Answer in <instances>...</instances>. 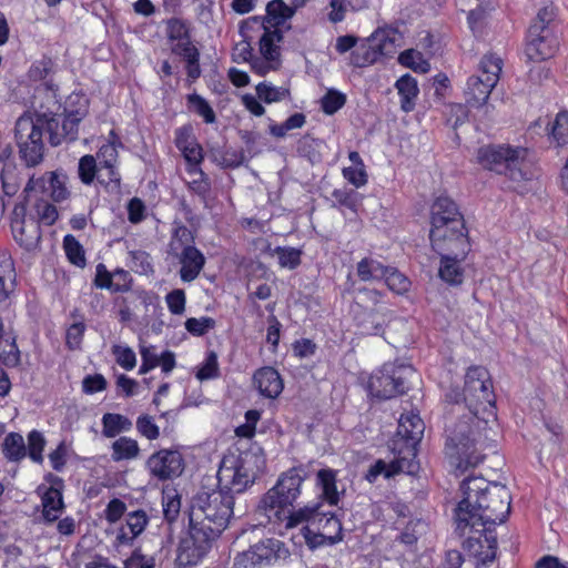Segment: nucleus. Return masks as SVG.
<instances>
[{"label": "nucleus", "mask_w": 568, "mask_h": 568, "mask_svg": "<svg viewBox=\"0 0 568 568\" xmlns=\"http://www.w3.org/2000/svg\"><path fill=\"white\" fill-rule=\"evenodd\" d=\"M503 61L495 54L480 60L477 73L469 77L464 91L466 103L473 108L486 104L493 89L499 81Z\"/></svg>", "instance_id": "nucleus-9"}, {"label": "nucleus", "mask_w": 568, "mask_h": 568, "mask_svg": "<svg viewBox=\"0 0 568 568\" xmlns=\"http://www.w3.org/2000/svg\"><path fill=\"white\" fill-rule=\"evenodd\" d=\"M402 532L399 535L400 542L405 545H414L418 536L425 530V524L420 519H410L407 524L404 523L402 526Z\"/></svg>", "instance_id": "nucleus-44"}, {"label": "nucleus", "mask_w": 568, "mask_h": 568, "mask_svg": "<svg viewBox=\"0 0 568 568\" xmlns=\"http://www.w3.org/2000/svg\"><path fill=\"white\" fill-rule=\"evenodd\" d=\"M142 509H138L129 515L126 524L119 531L118 540L120 544H129L142 532Z\"/></svg>", "instance_id": "nucleus-30"}, {"label": "nucleus", "mask_w": 568, "mask_h": 568, "mask_svg": "<svg viewBox=\"0 0 568 568\" xmlns=\"http://www.w3.org/2000/svg\"><path fill=\"white\" fill-rule=\"evenodd\" d=\"M555 12L552 8L544 7L528 29L526 55L529 60L541 62L552 58L558 49V38L551 22Z\"/></svg>", "instance_id": "nucleus-7"}, {"label": "nucleus", "mask_w": 568, "mask_h": 568, "mask_svg": "<svg viewBox=\"0 0 568 568\" xmlns=\"http://www.w3.org/2000/svg\"><path fill=\"white\" fill-rule=\"evenodd\" d=\"M432 229L429 239L432 245L445 248L444 243L447 227L455 234L450 244L463 253L467 242V233L463 215L459 213L455 202L447 196H439L432 206Z\"/></svg>", "instance_id": "nucleus-6"}, {"label": "nucleus", "mask_w": 568, "mask_h": 568, "mask_svg": "<svg viewBox=\"0 0 568 568\" xmlns=\"http://www.w3.org/2000/svg\"><path fill=\"white\" fill-rule=\"evenodd\" d=\"M267 23L271 27L283 23L286 19L291 18L294 10L288 7L283 0H273L266 7Z\"/></svg>", "instance_id": "nucleus-37"}, {"label": "nucleus", "mask_w": 568, "mask_h": 568, "mask_svg": "<svg viewBox=\"0 0 568 568\" xmlns=\"http://www.w3.org/2000/svg\"><path fill=\"white\" fill-rule=\"evenodd\" d=\"M344 178L355 185L356 187H361L367 183V174L365 171V166H349L343 170Z\"/></svg>", "instance_id": "nucleus-59"}, {"label": "nucleus", "mask_w": 568, "mask_h": 568, "mask_svg": "<svg viewBox=\"0 0 568 568\" xmlns=\"http://www.w3.org/2000/svg\"><path fill=\"white\" fill-rule=\"evenodd\" d=\"M395 87L400 95V109L404 112L413 111L419 93L416 79L405 74L396 81Z\"/></svg>", "instance_id": "nucleus-24"}, {"label": "nucleus", "mask_w": 568, "mask_h": 568, "mask_svg": "<svg viewBox=\"0 0 568 568\" xmlns=\"http://www.w3.org/2000/svg\"><path fill=\"white\" fill-rule=\"evenodd\" d=\"M94 283L100 288H110L114 292L124 291L125 287V284H120V282L114 281L113 274H111L103 264L97 265Z\"/></svg>", "instance_id": "nucleus-47"}, {"label": "nucleus", "mask_w": 568, "mask_h": 568, "mask_svg": "<svg viewBox=\"0 0 568 568\" xmlns=\"http://www.w3.org/2000/svg\"><path fill=\"white\" fill-rule=\"evenodd\" d=\"M99 164L93 155L87 154L79 161L78 173L82 183L91 184L98 179Z\"/></svg>", "instance_id": "nucleus-41"}, {"label": "nucleus", "mask_w": 568, "mask_h": 568, "mask_svg": "<svg viewBox=\"0 0 568 568\" xmlns=\"http://www.w3.org/2000/svg\"><path fill=\"white\" fill-rule=\"evenodd\" d=\"M84 331H85V325L82 322L74 323L68 328L65 342H67V346L70 349L80 348Z\"/></svg>", "instance_id": "nucleus-58"}, {"label": "nucleus", "mask_w": 568, "mask_h": 568, "mask_svg": "<svg viewBox=\"0 0 568 568\" xmlns=\"http://www.w3.org/2000/svg\"><path fill=\"white\" fill-rule=\"evenodd\" d=\"M417 377L416 371L409 365L386 363L371 376L368 389L374 397L389 399L404 394Z\"/></svg>", "instance_id": "nucleus-8"}, {"label": "nucleus", "mask_w": 568, "mask_h": 568, "mask_svg": "<svg viewBox=\"0 0 568 568\" xmlns=\"http://www.w3.org/2000/svg\"><path fill=\"white\" fill-rule=\"evenodd\" d=\"M163 514L165 519L173 521L181 509V500L175 489H164L162 498Z\"/></svg>", "instance_id": "nucleus-40"}, {"label": "nucleus", "mask_w": 568, "mask_h": 568, "mask_svg": "<svg viewBox=\"0 0 568 568\" xmlns=\"http://www.w3.org/2000/svg\"><path fill=\"white\" fill-rule=\"evenodd\" d=\"M219 376L217 356L214 352H210L203 365L199 368L196 377L200 381L211 379Z\"/></svg>", "instance_id": "nucleus-54"}, {"label": "nucleus", "mask_w": 568, "mask_h": 568, "mask_svg": "<svg viewBox=\"0 0 568 568\" xmlns=\"http://www.w3.org/2000/svg\"><path fill=\"white\" fill-rule=\"evenodd\" d=\"M460 536H466L464 541L465 549L476 558V566H486L496 558L497 537L494 525H474L465 531H458Z\"/></svg>", "instance_id": "nucleus-11"}, {"label": "nucleus", "mask_w": 568, "mask_h": 568, "mask_svg": "<svg viewBox=\"0 0 568 568\" xmlns=\"http://www.w3.org/2000/svg\"><path fill=\"white\" fill-rule=\"evenodd\" d=\"M180 151L183 153L185 160L193 166L197 165L203 159L202 148L195 141Z\"/></svg>", "instance_id": "nucleus-63"}, {"label": "nucleus", "mask_w": 568, "mask_h": 568, "mask_svg": "<svg viewBox=\"0 0 568 568\" xmlns=\"http://www.w3.org/2000/svg\"><path fill=\"white\" fill-rule=\"evenodd\" d=\"M550 71L545 64H536L529 69L528 83L530 91L541 87L545 81L549 80Z\"/></svg>", "instance_id": "nucleus-55"}, {"label": "nucleus", "mask_w": 568, "mask_h": 568, "mask_svg": "<svg viewBox=\"0 0 568 568\" xmlns=\"http://www.w3.org/2000/svg\"><path fill=\"white\" fill-rule=\"evenodd\" d=\"M16 268L11 256L0 254V302L7 301L16 290Z\"/></svg>", "instance_id": "nucleus-23"}, {"label": "nucleus", "mask_w": 568, "mask_h": 568, "mask_svg": "<svg viewBox=\"0 0 568 568\" xmlns=\"http://www.w3.org/2000/svg\"><path fill=\"white\" fill-rule=\"evenodd\" d=\"M215 325V321L211 317H191L185 322L187 332L195 336H202L207 333Z\"/></svg>", "instance_id": "nucleus-53"}, {"label": "nucleus", "mask_w": 568, "mask_h": 568, "mask_svg": "<svg viewBox=\"0 0 568 568\" xmlns=\"http://www.w3.org/2000/svg\"><path fill=\"white\" fill-rule=\"evenodd\" d=\"M0 362L8 367H16L20 363L16 339L3 334L0 336Z\"/></svg>", "instance_id": "nucleus-33"}, {"label": "nucleus", "mask_w": 568, "mask_h": 568, "mask_svg": "<svg viewBox=\"0 0 568 568\" xmlns=\"http://www.w3.org/2000/svg\"><path fill=\"white\" fill-rule=\"evenodd\" d=\"M82 385L85 393L93 394L103 390L106 387V381L100 374L88 375L84 377Z\"/></svg>", "instance_id": "nucleus-61"}, {"label": "nucleus", "mask_w": 568, "mask_h": 568, "mask_svg": "<svg viewBox=\"0 0 568 568\" xmlns=\"http://www.w3.org/2000/svg\"><path fill=\"white\" fill-rule=\"evenodd\" d=\"M11 230L14 240L24 248H33L40 237V226L33 217H27L24 203L17 204L11 216Z\"/></svg>", "instance_id": "nucleus-16"}, {"label": "nucleus", "mask_w": 568, "mask_h": 568, "mask_svg": "<svg viewBox=\"0 0 568 568\" xmlns=\"http://www.w3.org/2000/svg\"><path fill=\"white\" fill-rule=\"evenodd\" d=\"M398 61L400 64L420 73H426L430 69L429 63L423 58L422 53L414 49L402 52Z\"/></svg>", "instance_id": "nucleus-39"}, {"label": "nucleus", "mask_w": 568, "mask_h": 568, "mask_svg": "<svg viewBox=\"0 0 568 568\" xmlns=\"http://www.w3.org/2000/svg\"><path fill=\"white\" fill-rule=\"evenodd\" d=\"M302 483L303 478L295 469L284 473L276 485L260 500L256 509L258 516L265 517L268 523H285L286 528L303 523H306V526H314L321 513L320 504L306 505L297 510L291 509L301 494Z\"/></svg>", "instance_id": "nucleus-4"}, {"label": "nucleus", "mask_w": 568, "mask_h": 568, "mask_svg": "<svg viewBox=\"0 0 568 568\" xmlns=\"http://www.w3.org/2000/svg\"><path fill=\"white\" fill-rule=\"evenodd\" d=\"M175 50L183 55L187 63L199 61L200 53L189 40L179 42Z\"/></svg>", "instance_id": "nucleus-64"}, {"label": "nucleus", "mask_w": 568, "mask_h": 568, "mask_svg": "<svg viewBox=\"0 0 568 568\" xmlns=\"http://www.w3.org/2000/svg\"><path fill=\"white\" fill-rule=\"evenodd\" d=\"M38 187L41 189L43 192L50 190L51 197L57 202L64 200L68 194V191L64 187L63 183L54 173H49L48 180L45 178L34 179V176H31L23 190V193L28 195L30 192L34 191Z\"/></svg>", "instance_id": "nucleus-22"}, {"label": "nucleus", "mask_w": 568, "mask_h": 568, "mask_svg": "<svg viewBox=\"0 0 568 568\" xmlns=\"http://www.w3.org/2000/svg\"><path fill=\"white\" fill-rule=\"evenodd\" d=\"M385 283L388 288L397 294H403L408 291L409 280L395 268L387 267L384 276Z\"/></svg>", "instance_id": "nucleus-43"}, {"label": "nucleus", "mask_w": 568, "mask_h": 568, "mask_svg": "<svg viewBox=\"0 0 568 568\" xmlns=\"http://www.w3.org/2000/svg\"><path fill=\"white\" fill-rule=\"evenodd\" d=\"M150 473L161 479H172L182 474L184 464L178 450L162 449L148 459Z\"/></svg>", "instance_id": "nucleus-18"}, {"label": "nucleus", "mask_w": 568, "mask_h": 568, "mask_svg": "<svg viewBox=\"0 0 568 568\" xmlns=\"http://www.w3.org/2000/svg\"><path fill=\"white\" fill-rule=\"evenodd\" d=\"M42 516L45 521H55L64 508L62 493L54 488L49 487L42 495Z\"/></svg>", "instance_id": "nucleus-25"}, {"label": "nucleus", "mask_w": 568, "mask_h": 568, "mask_svg": "<svg viewBox=\"0 0 568 568\" xmlns=\"http://www.w3.org/2000/svg\"><path fill=\"white\" fill-rule=\"evenodd\" d=\"M288 554L284 542L275 538H267L240 552L235 557L234 566L236 568H256L272 565L278 559H285Z\"/></svg>", "instance_id": "nucleus-13"}, {"label": "nucleus", "mask_w": 568, "mask_h": 568, "mask_svg": "<svg viewBox=\"0 0 568 568\" xmlns=\"http://www.w3.org/2000/svg\"><path fill=\"white\" fill-rule=\"evenodd\" d=\"M189 103L194 112L201 115L206 123H213L215 121V114L209 103L197 94L189 95Z\"/></svg>", "instance_id": "nucleus-49"}, {"label": "nucleus", "mask_w": 568, "mask_h": 568, "mask_svg": "<svg viewBox=\"0 0 568 568\" xmlns=\"http://www.w3.org/2000/svg\"><path fill=\"white\" fill-rule=\"evenodd\" d=\"M45 445L44 437L38 430H32L28 435L29 457L36 463H42V452Z\"/></svg>", "instance_id": "nucleus-48"}, {"label": "nucleus", "mask_w": 568, "mask_h": 568, "mask_svg": "<svg viewBox=\"0 0 568 568\" xmlns=\"http://www.w3.org/2000/svg\"><path fill=\"white\" fill-rule=\"evenodd\" d=\"M43 123L41 113H36L34 116L24 113L18 118L14 126V139L18 148L22 144H28L33 141H40L43 134Z\"/></svg>", "instance_id": "nucleus-20"}, {"label": "nucleus", "mask_w": 568, "mask_h": 568, "mask_svg": "<svg viewBox=\"0 0 568 568\" xmlns=\"http://www.w3.org/2000/svg\"><path fill=\"white\" fill-rule=\"evenodd\" d=\"M469 242L463 253L450 243H444V250L436 245H432L433 250L442 257L438 274L443 281L452 285H458L464 280V272L460 267V262L465 260L469 251Z\"/></svg>", "instance_id": "nucleus-17"}, {"label": "nucleus", "mask_w": 568, "mask_h": 568, "mask_svg": "<svg viewBox=\"0 0 568 568\" xmlns=\"http://www.w3.org/2000/svg\"><path fill=\"white\" fill-rule=\"evenodd\" d=\"M424 430V422L417 414L408 413L400 416L396 434L405 443L407 455H416V446L423 438Z\"/></svg>", "instance_id": "nucleus-19"}, {"label": "nucleus", "mask_w": 568, "mask_h": 568, "mask_svg": "<svg viewBox=\"0 0 568 568\" xmlns=\"http://www.w3.org/2000/svg\"><path fill=\"white\" fill-rule=\"evenodd\" d=\"M551 136L557 145L562 146L568 141V112H559L551 124Z\"/></svg>", "instance_id": "nucleus-45"}, {"label": "nucleus", "mask_w": 568, "mask_h": 568, "mask_svg": "<svg viewBox=\"0 0 568 568\" xmlns=\"http://www.w3.org/2000/svg\"><path fill=\"white\" fill-rule=\"evenodd\" d=\"M102 434L112 438L131 428L132 423L123 415L106 413L102 417Z\"/></svg>", "instance_id": "nucleus-28"}, {"label": "nucleus", "mask_w": 568, "mask_h": 568, "mask_svg": "<svg viewBox=\"0 0 568 568\" xmlns=\"http://www.w3.org/2000/svg\"><path fill=\"white\" fill-rule=\"evenodd\" d=\"M98 182L110 192H118L120 187V175L114 165H101L98 170Z\"/></svg>", "instance_id": "nucleus-46"}, {"label": "nucleus", "mask_w": 568, "mask_h": 568, "mask_svg": "<svg viewBox=\"0 0 568 568\" xmlns=\"http://www.w3.org/2000/svg\"><path fill=\"white\" fill-rule=\"evenodd\" d=\"M347 7H349L346 0H331L329 2V12L328 20L332 23L341 22L345 19V14L347 11Z\"/></svg>", "instance_id": "nucleus-60"}, {"label": "nucleus", "mask_w": 568, "mask_h": 568, "mask_svg": "<svg viewBox=\"0 0 568 568\" xmlns=\"http://www.w3.org/2000/svg\"><path fill=\"white\" fill-rule=\"evenodd\" d=\"M476 158L483 168L504 174L514 183L529 181L535 175L525 148L485 145L478 149Z\"/></svg>", "instance_id": "nucleus-5"}, {"label": "nucleus", "mask_w": 568, "mask_h": 568, "mask_svg": "<svg viewBox=\"0 0 568 568\" xmlns=\"http://www.w3.org/2000/svg\"><path fill=\"white\" fill-rule=\"evenodd\" d=\"M264 463V457L252 450L224 456L216 475L219 489L196 494L190 508V524L213 538L220 536L233 514V494L252 485Z\"/></svg>", "instance_id": "nucleus-2"}, {"label": "nucleus", "mask_w": 568, "mask_h": 568, "mask_svg": "<svg viewBox=\"0 0 568 568\" xmlns=\"http://www.w3.org/2000/svg\"><path fill=\"white\" fill-rule=\"evenodd\" d=\"M313 527L325 535L328 545H333L342 539V525L334 515L321 511Z\"/></svg>", "instance_id": "nucleus-26"}, {"label": "nucleus", "mask_w": 568, "mask_h": 568, "mask_svg": "<svg viewBox=\"0 0 568 568\" xmlns=\"http://www.w3.org/2000/svg\"><path fill=\"white\" fill-rule=\"evenodd\" d=\"M38 215L40 221L47 225H51L58 219V211L54 205L43 201L38 204Z\"/></svg>", "instance_id": "nucleus-62"}, {"label": "nucleus", "mask_w": 568, "mask_h": 568, "mask_svg": "<svg viewBox=\"0 0 568 568\" xmlns=\"http://www.w3.org/2000/svg\"><path fill=\"white\" fill-rule=\"evenodd\" d=\"M214 539L190 524L189 534L181 539L178 548L176 561L179 566L197 565L207 554Z\"/></svg>", "instance_id": "nucleus-15"}, {"label": "nucleus", "mask_w": 568, "mask_h": 568, "mask_svg": "<svg viewBox=\"0 0 568 568\" xmlns=\"http://www.w3.org/2000/svg\"><path fill=\"white\" fill-rule=\"evenodd\" d=\"M114 460L130 459L139 454L138 442L128 437H120L112 444Z\"/></svg>", "instance_id": "nucleus-38"}, {"label": "nucleus", "mask_w": 568, "mask_h": 568, "mask_svg": "<svg viewBox=\"0 0 568 568\" xmlns=\"http://www.w3.org/2000/svg\"><path fill=\"white\" fill-rule=\"evenodd\" d=\"M168 307L172 314L181 315L185 311V293L176 288L170 292L165 297Z\"/></svg>", "instance_id": "nucleus-56"}, {"label": "nucleus", "mask_w": 568, "mask_h": 568, "mask_svg": "<svg viewBox=\"0 0 568 568\" xmlns=\"http://www.w3.org/2000/svg\"><path fill=\"white\" fill-rule=\"evenodd\" d=\"M169 253L181 265L180 277L183 282L194 281L205 264V257L194 246L192 232L186 226H178L169 244Z\"/></svg>", "instance_id": "nucleus-10"}, {"label": "nucleus", "mask_w": 568, "mask_h": 568, "mask_svg": "<svg viewBox=\"0 0 568 568\" xmlns=\"http://www.w3.org/2000/svg\"><path fill=\"white\" fill-rule=\"evenodd\" d=\"M267 252L271 256H277L278 264L281 267L294 270L301 264L302 252L294 247H281L277 246L272 248L267 246Z\"/></svg>", "instance_id": "nucleus-32"}, {"label": "nucleus", "mask_w": 568, "mask_h": 568, "mask_svg": "<svg viewBox=\"0 0 568 568\" xmlns=\"http://www.w3.org/2000/svg\"><path fill=\"white\" fill-rule=\"evenodd\" d=\"M85 116L84 110H72L64 114L52 112L41 113L43 129L49 135V142L52 146H58L62 142H73L78 139L79 124Z\"/></svg>", "instance_id": "nucleus-12"}, {"label": "nucleus", "mask_w": 568, "mask_h": 568, "mask_svg": "<svg viewBox=\"0 0 568 568\" xmlns=\"http://www.w3.org/2000/svg\"><path fill=\"white\" fill-rule=\"evenodd\" d=\"M460 490L463 498L455 508L457 531H465L474 525L495 526L506 520L511 496L505 485L473 477L463 480Z\"/></svg>", "instance_id": "nucleus-3"}, {"label": "nucleus", "mask_w": 568, "mask_h": 568, "mask_svg": "<svg viewBox=\"0 0 568 568\" xmlns=\"http://www.w3.org/2000/svg\"><path fill=\"white\" fill-rule=\"evenodd\" d=\"M254 383L260 393L266 397L275 398L283 390V382L276 369L263 367L254 374Z\"/></svg>", "instance_id": "nucleus-21"}, {"label": "nucleus", "mask_w": 568, "mask_h": 568, "mask_svg": "<svg viewBox=\"0 0 568 568\" xmlns=\"http://www.w3.org/2000/svg\"><path fill=\"white\" fill-rule=\"evenodd\" d=\"M386 268L387 266H384L381 262L366 257L357 264V275L365 282L378 281L384 278Z\"/></svg>", "instance_id": "nucleus-29"}, {"label": "nucleus", "mask_w": 568, "mask_h": 568, "mask_svg": "<svg viewBox=\"0 0 568 568\" xmlns=\"http://www.w3.org/2000/svg\"><path fill=\"white\" fill-rule=\"evenodd\" d=\"M256 94L265 103L281 102L290 97L285 87H275L271 82H261L256 85Z\"/></svg>", "instance_id": "nucleus-34"}, {"label": "nucleus", "mask_w": 568, "mask_h": 568, "mask_svg": "<svg viewBox=\"0 0 568 568\" xmlns=\"http://www.w3.org/2000/svg\"><path fill=\"white\" fill-rule=\"evenodd\" d=\"M2 452L10 460H20L26 456L23 437L18 433H10L3 442Z\"/></svg>", "instance_id": "nucleus-36"}, {"label": "nucleus", "mask_w": 568, "mask_h": 568, "mask_svg": "<svg viewBox=\"0 0 568 568\" xmlns=\"http://www.w3.org/2000/svg\"><path fill=\"white\" fill-rule=\"evenodd\" d=\"M346 102L344 94L329 90L322 99V109L326 114H334L338 111Z\"/></svg>", "instance_id": "nucleus-52"}, {"label": "nucleus", "mask_w": 568, "mask_h": 568, "mask_svg": "<svg viewBox=\"0 0 568 568\" xmlns=\"http://www.w3.org/2000/svg\"><path fill=\"white\" fill-rule=\"evenodd\" d=\"M468 413L446 427V455L452 467L460 473L476 467L493 448L495 434L489 426L495 420V395L488 371L470 367L465 376L463 392Z\"/></svg>", "instance_id": "nucleus-1"}, {"label": "nucleus", "mask_w": 568, "mask_h": 568, "mask_svg": "<svg viewBox=\"0 0 568 568\" xmlns=\"http://www.w3.org/2000/svg\"><path fill=\"white\" fill-rule=\"evenodd\" d=\"M282 38L283 36L278 29L272 30L264 24V33L260 39L261 57L251 59V68L255 73L265 75L270 71L280 68V47L277 43L282 41Z\"/></svg>", "instance_id": "nucleus-14"}, {"label": "nucleus", "mask_w": 568, "mask_h": 568, "mask_svg": "<svg viewBox=\"0 0 568 568\" xmlns=\"http://www.w3.org/2000/svg\"><path fill=\"white\" fill-rule=\"evenodd\" d=\"M43 152L44 144L42 139H40V141H33L28 144H22L19 148L20 158L29 168L37 166L42 162Z\"/></svg>", "instance_id": "nucleus-35"}, {"label": "nucleus", "mask_w": 568, "mask_h": 568, "mask_svg": "<svg viewBox=\"0 0 568 568\" xmlns=\"http://www.w3.org/2000/svg\"><path fill=\"white\" fill-rule=\"evenodd\" d=\"M63 247L69 261L77 266L85 265L84 251L81 244L72 235H65L63 240Z\"/></svg>", "instance_id": "nucleus-42"}, {"label": "nucleus", "mask_w": 568, "mask_h": 568, "mask_svg": "<svg viewBox=\"0 0 568 568\" xmlns=\"http://www.w3.org/2000/svg\"><path fill=\"white\" fill-rule=\"evenodd\" d=\"M381 54L382 50L379 45L374 44L372 42L365 43L359 45L358 48H356L355 51L352 52L351 63L354 67L363 68L376 62Z\"/></svg>", "instance_id": "nucleus-27"}, {"label": "nucleus", "mask_w": 568, "mask_h": 568, "mask_svg": "<svg viewBox=\"0 0 568 568\" xmlns=\"http://www.w3.org/2000/svg\"><path fill=\"white\" fill-rule=\"evenodd\" d=\"M386 322L385 315L379 312H371L367 318L361 324L362 333L369 335H378L383 333V326Z\"/></svg>", "instance_id": "nucleus-50"}, {"label": "nucleus", "mask_w": 568, "mask_h": 568, "mask_svg": "<svg viewBox=\"0 0 568 568\" xmlns=\"http://www.w3.org/2000/svg\"><path fill=\"white\" fill-rule=\"evenodd\" d=\"M317 483L321 485L324 497L331 505L338 501V491L336 488V471L333 469H321L317 473Z\"/></svg>", "instance_id": "nucleus-31"}, {"label": "nucleus", "mask_w": 568, "mask_h": 568, "mask_svg": "<svg viewBox=\"0 0 568 568\" xmlns=\"http://www.w3.org/2000/svg\"><path fill=\"white\" fill-rule=\"evenodd\" d=\"M301 532L306 545L311 549H315L320 546L327 544V538L325 537V535H323L322 531H318V529L314 528L313 526H304L301 529Z\"/></svg>", "instance_id": "nucleus-57"}, {"label": "nucleus", "mask_w": 568, "mask_h": 568, "mask_svg": "<svg viewBox=\"0 0 568 568\" xmlns=\"http://www.w3.org/2000/svg\"><path fill=\"white\" fill-rule=\"evenodd\" d=\"M112 352L115 356L116 363L124 369L129 371L135 366L136 357L130 347L123 345H114Z\"/></svg>", "instance_id": "nucleus-51"}]
</instances>
